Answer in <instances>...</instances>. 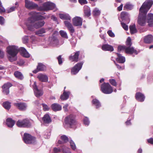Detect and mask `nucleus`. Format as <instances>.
<instances>
[{"label":"nucleus","mask_w":153,"mask_h":153,"mask_svg":"<svg viewBox=\"0 0 153 153\" xmlns=\"http://www.w3.org/2000/svg\"><path fill=\"white\" fill-rule=\"evenodd\" d=\"M92 103L96 106L97 108H99L101 106L99 101L96 99H94L92 101Z\"/></svg>","instance_id":"obj_33"},{"label":"nucleus","mask_w":153,"mask_h":153,"mask_svg":"<svg viewBox=\"0 0 153 153\" xmlns=\"http://www.w3.org/2000/svg\"><path fill=\"white\" fill-rule=\"evenodd\" d=\"M22 42L24 44H26L28 42L29 37L27 36H25L22 38Z\"/></svg>","instance_id":"obj_42"},{"label":"nucleus","mask_w":153,"mask_h":153,"mask_svg":"<svg viewBox=\"0 0 153 153\" xmlns=\"http://www.w3.org/2000/svg\"><path fill=\"white\" fill-rule=\"evenodd\" d=\"M69 60L71 62H76L78 61V58H69Z\"/></svg>","instance_id":"obj_58"},{"label":"nucleus","mask_w":153,"mask_h":153,"mask_svg":"<svg viewBox=\"0 0 153 153\" xmlns=\"http://www.w3.org/2000/svg\"><path fill=\"white\" fill-rule=\"evenodd\" d=\"M64 23L66 27L68 28L69 31L71 35H72V34L74 32L75 30L72 25L69 22L65 21L64 22Z\"/></svg>","instance_id":"obj_17"},{"label":"nucleus","mask_w":153,"mask_h":153,"mask_svg":"<svg viewBox=\"0 0 153 153\" xmlns=\"http://www.w3.org/2000/svg\"><path fill=\"white\" fill-rule=\"evenodd\" d=\"M153 41V36L151 34H148L145 36L143 38V42L146 44L151 43Z\"/></svg>","instance_id":"obj_21"},{"label":"nucleus","mask_w":153,"mask_h":153,"mask_svg":"<svg viewBox=\"0 0 153 153\" xmlns=\"http://www.w3.org/2000/svg\"><path fill=\"white\" fill-rule=\"evenodd\" d=\"M58 40L56 37L53 36H51V44L56 45L58 44Z\"/></svg>","instance_id":"obj_37"},{"label":"nucleus","mask_w":153,"mask_h":153,"mask_svg":"<svg viewBox=\"0 0 153 153\" xmlns=\"http://www.w3.org/2000/svg\"><path fill=\"white\" fill-rule=\"evenodd\" d=\"M85 15L88 17L91 15V10L90 7L87 6L85 5L84 7Z\"/></svg>","instance_id":"obj_31"},{"label":"nucleus","mask_w":153,"mask_h":153,"mask_svg":"<svg viewBox=\"0 0 153 153\" xmlns=\"http://www.w3.org/2000/svg\"><path fill=\"white\" fill-rule=\"evenodd\" d=\"M14 75L17 79L22 80L24 76L21 72L19 71H16L14 73Z\"/></svg>","instance_id":"obj_30"},{"label":"nucleus","mask_w":153,"mask_h":153,"mask_svg":"<svg viewBox=\"0 0 153 153\" xmlns=\"http://www.w3.org/2000/svg\"><path fill=\"white\" fill-rule=\"evenodd\" d=\"M64 23L66 27L68 28L69 31L71 35H72V34L74 32L75 30L72 25L69 22L65 21L64 22Z\"/></svg>","instance_id":"obj_18"},{"label":"nucleus","mask_w":153,"mask_h":153,"mask_svg":"<svg viewBox=\"0 0 153 153\" xmlns=\"http://www.w3.org/2000/svg\"><path fill=\"white\" fill-rule=\"evenodd\" d=\"M43 122L46 124H49L51 122V120L48 114H45L42 118Z\"/></svg>","instance_id":"obj_29"},{"label":"nucleus","mask_w":153,"mask_h":153,"mask_svg":"<svg viewBox=\"0 0 153 153\" xmlns=\"http://www.w3.org/2000/svg\"><path fill=\"white\" fill-rule=\"evenodd\" d=\"M116 60L119 63H123L125 61V58H116Z\"/></svg>","instance_id":"obj_46"},{"label":"nucleus","mask_w":153,"mask_h":153,"mask_svg":"<svg viewBox=\"0 0 153 153\" xmlns=\"http://www.w3.org/2000/svg\"><path fill=\"white\" fill-rule=\"evenodd\" d=\"M107 33L108 35L111 37H114L115 36L114 34L112 32L111 30H108L107 31Z\"/></svg>","instance_id":"obj_50"},{"label":"nucleus","mask_w":153,"mask_h":153,"mask_svg":"<svg viewBox=\"0 0 153 153\" xmlns=\"http://www.w3.org/2000/svg\"><path fill=\"white\" fill-rule=\"evenodd\" d=\"M135 98L138 102H142L144 101L145 97L144 94L142 93L138 92L136 93Z\"/></svg>","instance_id":"obj_19"},{"label":"nucleus","mask_w":153,"mask_h":153,"mask_svg":"<svg viewBox=\"0 0 153 153\" xmlns=\"http://www.w3.org/2000/svg\"><path fill=\"white\" fill-rule=\"evenodd\" d=\"M60 138L64 143H66L68 141V138L65 135H63L61 136Z\"/></svg>","instance_id":"obj_41"},{"label":"nucleus","mask_w":153,"mask_h":153,"mask_svg":"<svg viewBox=\"0 0 153 153\" xmlns=\"http://www.w3.org/2000/svg\"><path fill=\"white\" fill-rule=\"evenodd\" d=\"M12 86V84L10 82H7L4 84L2 86V91L5 95H8L10 93V88Z\"/></svg>","instance_id":"obj_10"},{"label":"nucleus","mask_w":153,"mask_h":153,"mask_svg":"<svg viewBox=\"0 0 153 153\" xmlns=\"http://www.w3.org/2000/svg\"><path fill=\"white\" fill-rule=\"evenodd\" d=\"M121 18L123 21H124L126 23L128 24L130 22L129 14L126 12L123 11L120 14Z\"/></svg>","instance_id":"obj_12"},{"label":"nucleus","mask_w":153,"mask_h":153,"mask_svg":"<svg viewBox=\"0 0 153 153\" xmlns=\"http://www.w3.org/2000/svg\"><path fill=\"white\" fill-rule=\"evenodd\" d=\"M42 105L43 107V109L44 111H45L49 110V108L47 105L42 104Z\"/></svg>","instance_id":"obj_54"},{"label":"nucleus","mask_w":153,"mask_h":153,"mask_svg":"<svg viewBox=\"0 0 153 153\" xmlns=\"http://www.w3.org/2000/svg\"><path fill=\"white\" fill-rule=\"evenodd\" d=\"M64 122L65 124L68 125L70 128H71L77 123L75 116L72 114L66 117L64 119Z\"/></svg>","instance_id":"obj_5"},{"label":"nucleus","mask_w":153,"mask_h":153,"mask_svg":"<svg viewBox=\"0 0 153 153\" xmlns=\"http://www.w3.org/2000/svg\"><path fill=\"white\" fill-rule=\"evenodd\" d=\"M100 88L101 91L105 94H110L113 91L112 87L108 83L104 82L101 85Z\"/></svg>","instance_id":"obj_8"},{"label":"nucleus","mask_w":153,"mask_h":153,"mask_svg":"<svg viewBox=\"0 0 153 153\" xmlns=\"http://www.w3.org/2000/svg\"><path fill=\"white\" fill-rule=\"evenodd\" d=\"M25 63V62L23 59H20L18 61L16 62H15L14 63L15 64L18 65L19 66H21L23 65Z\"/></svg>","instance_id":"obj_40"},{"label":"nucleus","mask_w":153,"mask_h":153,"mask_svg":"<svg viewBox=\"0 0 153 153\" xmlns=\"http://www.w3.org/2000/svg\"><path fill=\"white\" fill-rule=\"evenodd\" d=\"M121 25L123 28L125 30H128V26L123 22H121Z\"/></svg>","instance_id":"obj_52"},{"label":"nucleus","mask_w":153,"mask_h":153,"mask_svg":"<svg viewBox=\"0 0 153 153\" xmlns=\"http://www.w3.org/2000/svg\"><path fill=\"white\" fill-rule=\"evenodd\" d=\"M59 17L62 19L71 20V17L67 13H59Z\"/></svg>","instance_id":"obj_27"},{"label":"nucleus","mask_w":153,"mask_h":153,"mask_svg":"<svg viewBox=\"0 0 153 153\" xmlns=\"http://www.w3.org/2000/svg\"><path fill=\"white\" fill-rule=\"evenodd\" d=\"M125 52L126 53L129 54H134L136 55L137 54V51L134 50L133 48H130V47H126Z\"/></svg>","instance_id":"obj_22"},{"label":"nucleus","mask_w":153,"mask_h":153,"mask_svg":"<svg viewBox=\"0 0 153 153\" xmlns=\"http://www.w3.org/2000/svg\"><path fill=\"white\" fill-rule=\"evenodd\" d=\"M129 28L130 30V33L131 34H134L137 32V30L136 28L135 24L131 25L129 26Z\"/></svg>","instance_id":"obj_32"},{"label":"nucleus","mask_w":153,"mask_h":153,"mask_svg":"<svg viewBox=\"0 0 153 153\" xmlns=\"http://www.w3.org/2000/svg\"><path fill=\"white\" fill-rule=\"evenodd\" d=\"M73 25L76 26H81L82 24V18L78 16L74 17L72 19Z\"/></svg>","instance_id":"obj_14"},{"label":"nucleus","mask_w":153,"mask_h":153,"mask_svg":"<svg viewBox=\"0 0 153 153\" xmlns=\"http://www.w3.org/2000/svg\"><path fill=\"white\" fill-rule=\"evenodd\" d=\"M25 6L29 9H32L35 8L39 11H47L53 10L55 12L57 11L55 4L50 1H47L43 3L42 6H39L38 5L29 0H25Z\"/></svg>","instance_id":"obj_2"},{"label":"nucleus","mask_w":153,"mask_h":153,"mask_svg":"<svg viewBox=\"0 0 153 153\" xmlns=\"http://www.w3.org/2000/svg\"><path fill=\"white\" fill-rule=\"evenodd\" d=\"M126 44L128 47H130L132 43L131 42V39L129 37H128L127 39Z\"/></svg>","instance_id":"obj_43"},{"label":"nucleus","mask_w":153,"mask_h":153,"mask_svg":"<svg viewBox=\"0 0 153 153\" xmlns=\"http://www.w3.org/2000/svg\"><path fill=\"white\" fill-rule=\"evenodd\" d=\"M83 122L85 125L88 126L89 123L88 118L87 117H85L83 119Z\"/></svg>","instance_id":"obj_51"},{"label":"nucleus","mask_w":153,"mask_h":153,"mask_svg":"<svg viewBox=\"0 0 153 153\" xmlns=\"http://www.w3.org/2000/svg\"><path fill=\"white\" fill-rule=\"evenodd\" d=\"M46 69L45 65L41 63H39L37 66L36 69L33 71L32 72L34 74H36L38 72L45 70Z\"/></svg>","instance_id":"obj_13"},{"label":"nucleus","mask_w":153,"mask_h":153,"mask_svg":"<svg viewBox=\"0 0 153 153\" xmlns=\"http://www.w3.org/2000/svg\"><path fill=\"white\" fill-rule=\"evenodd\" d=\"M148 25L149 27H153V13H148L146 16Z\"/></svg>","instance_id":"obj_20"},{"label":"nucleus","mask_w":153,"mask_h":153,"mask_svg":"<svg viewBox=\"0 0 153 153\" xmlns=\"http://www.w3.org/2000/svg\"><path fill=\"white\" fill-rule=\"evenodd\" d=\"M6 125L9 127L12 128L15 123V121L11 118H8L6 120Z\"/></svg>","instance_id":"obj_28"},{"label":"nucleus","mask_w":153,"mask_h":153,"mask_svg":"<svg viewBox=\"0 0 153 153\" xmlns=\"http://www.w3.org/2000/svg\"><path fill=\"white\" fill-rule=\"evenodd\" d=\"M4 22V19L2 16H0V24L3 25Z\"/></svg>","instance_id":"obj_56"},{"label":"nucleus","mask_w":153,"mask_h":153,"mask_svg":"<svg viewBox=\"0 0 153 153\" xmlns=\"http://www.w3.org/2000/svg\"><path fill=\"white\" fill-rule=\"evenodd\" d=\"M153 4L152 0H146L143 4L139 10V14L137 20L138 24L141 26L146 24V14Z\"/></svg>","instance_id":"obj_3"},{"label":"nucleus","mask_w":153,"mask_h":153,"mask_svg":"<svg viewBox=\"0 0 153 153\" xmlns=\"http://www.w3.org/2000/svg\"><path fill=\"white\" fill-rule=\"evenodd\" d=\"M19 52L23 57H30L31 55L24 47L19 48Z\"/></svg>","instance_id":"obj_16"},{"label":"nucleus","mask_w":153,"mask_h":153,"mask_svg":"<svg viewBox=\"0 0 153 153\" xmlns=\"http://www.w3.org/2000/svg\"><path fill=\"white\" fill-rule=\"evenodd\" d=\"M17 126L20 128H29L31 126L30 121L27 118L23 120H19L16 123Z\"/></svg>","instance_id":"obj_7"},{"label":"nucleus","mask_w":153,"mask_h":153,"mask_svg":"<svg viewBox=\"0 0 153 153\" xmlns=\"http://www.w3.org/2000/svg\"><path fill=\"white\" fill-rule=\"evenodd\" d=\"M9 61L11 62H13L17 60V58H8Z\"/></svg>","instance_id":"obj_63"},{"label":"nucleus","mask_w":153,"mask_h":153,"mask_svg":"<svg viewBox=\"0 0 153 153\" xmlns=\"http://www.w3.org/2000/svg\"><path fill=\"white\" fill-rule=\"evenodd\" d=\"M30 40L32 41V42H33L37 40V38L36 37L33 35H32L30 36Z\"/></svg>","instance_id":"obj_49"},{"label":"nucleus","mask_w":153,"mask_h":153,"mask_svg":"<svg viewBox=\"0 0 153 153\" xmlns=\"http://www.w3.org/2000/svg\"><path fill=\"white\" fill-rule=\"evenodd\" d=\"M78 1L81 5L86 4L88 3L86 0H78Z\"/></svg>","instance_id":"obj_57"},{"label":"nucleus","mask_w":153,"mask_h":153,"mask_svg":"<svg viewBox=\"0 0 153 153\" xmlns=\"http://www.w3.org/2000/svg\"><path fill=\"white\" fill-rule=\"evenodd\" d=\"M62 152L63 153H71L69 149L68 148L65 149H63Z\"/></svg>","instance_id":"obj_60"},{"label":"nucleus","mask_w":153,"mask_h":153,"mask_svg":"<svg viewBox=\"0 0 153 153\" xmlns=\"http://www.w3.org/2000/svg\"><path fill=\"white\" fill-rule=\"evenodd\" d=\"M126 46L120 45L118 46L117 48L118 51L119 52L123 50H125V51Z\"/></svg>","instance_id":"obj_47"},{"label":"nucleus","mask_w":153,"mask_h":153,"mask_svg":"<svg viewBox=\"0 0 153 153\" xmlns=\"http://www.w3.org/2000/svg\"><path fill=\"white\" fill-rule=\"evenodd\" d=\"M70 93V91H66L65 90H64L63 93L60 96L61 99L62 100H67L69 98Z\"/></svg>","instance_id":"obj_25"},{"label":"nucleus","mask_w":153,"mask_h":153,"mask_svg":"<svg viewBox=\"0 0 153 153\" xmlns=\"http://www.w3.org/2000/svg\"><path fill=\"white\" fill-rule=\"evenodd\" d=\"M51 107L52 110L54 111H60L62 109L61 106L56 103L52 104Z\"/></svg>","instance_id":"obj_26"},{"label":"nucleus","mask_w":153,"mask_h":153,"mask_svg":"<svg viewBox=\"0 0 153 153\" xmlns=\"http://www.w3.org/2000/svg\"><path fill=\"white\" fill-rule=\"evenodd\" d=\"M100 11L97 8H95L93 12V14L94 16H97L100 15Z\"/></svg>","instance_id":"obj_38"},{"label":"nucleus","mask_w":153,"mask_h":153,"mask_svg":"<svg viewBox=\"0 0 153 153\" xmlns=\"http://www.w3.org/2000/svg\"><path fill=\"white\" fill-rule=\"evenodd\" d=\"M134 6L129 3H127L124 6L123 9L124 10H130L133 9Z\"/></svg>","instance_id":"obj_36"},{"label":"nucleus","mask_w":153,"mask_h":153,"mask_svg":"<svg viewBox=\"0 0 153 153\" xmlns=\"http://www.w3.org/2000/svg\"><path fill=\"white\" fill-rule=\"evenodd\" d=\"M147 142L149 143H150L151 144L153 145V138H150L149 139H147Z\"/></svg>","instance_id":"obj_59"},{"label":"nucleus","mask_w":153,"mask_h":153,"mask_svg":"<svg viewBox=\"0 0 153 153\" xmlns=\"http://www.w3.org/2000/svg\"><path fill=\"white\" fill-rule=\"evenodd\" d=\"M53 151L54 153H58L60 152V150L59 149L55 147L53 148Z\"/></svg>","instance_id":"obj_61"},{"label":"nucleus","mask_w":153,"mask_h":153,"mask_svg":"<svg viewBox=\"0 0 153 153\" xmlns=\"http://www.w3.org/2000/svg\"><path fill=\"white\" fill-rule=\"evenodd\" d=\"M13 105L21 111H24L25 110L27 107L26 103L23 102L14 103L13 104Z\"/></svg>","instance_id":"obj_15"},{"label":"nucleus","mask_w":153,"mask_h":153,"mask_svg":"<svg viewBox=\"0 0 153 153\" xmlns=\"http://www.w3.org/2000/svg\"><path fill=\"white\" fill-rule=\"evenodd\" d=\"M83 63L82 62H78L71 69V73L72 75L76 74L81 69Z\"/></svg>","instance_id":"obj_9"},{"label":"nucleus","mask_w":153,"mask_h":153,"mask_svg":"<svg viewBox=\"0 0 153 153\" xmlns=\"http://www.w3.org/2000/svg\"><path fill=\"white\" fill-rule=\"evenodd\" d=\"M70 145L73 150H75L76 149L75 145L72 140H71L70 141Z\"/></svg>","instance_id":"obj_48"},{"label":"nucleus","mask_w":153,"mask_h":153,"mask_svg":"<svg viewBox=\"0 0 153 153\" xmlns=\"http://www.w3.org/2000/svg\"><path fill=\"white\" fill-rule=\"evenodd\" d=\"M79 54V51H78L75 53L73 55L70 56L69 57H78Z\"/></svg>","instance_id":"obj_53"},{"label":"nucleus","mask_w":153,"mask_h":153,"mask_svg":"<svg viewBox=\"0 0 153 153\" xmlns=\"http://www.w3.org/2000/svg\"><path fill=\"white\" fill-rule=\"evenodd\" d=\"M23 140L24 142L27 144H35L36 141L35 137L27 133H24Z\"/></svg>","instance_id":"obj_6"},{"label":"nucleus","mask_w":153,"mask_h":153,"mask_svg":"<svg viewBox=\"0 0 153 153\" xmlns=\"http://www.w3.org/2000/svg\"><path fill=\"white\" fill-rule=\"evenodd\" d=\"M109 82L110 84L113 86H116L117 83L114 79H111L109 80Z\"/></svg>","instance_id":"obj_45"},{"label":"nucleus","mask_w":153,"mask_h":153,"mask_svg":"<svg viewBox=\"0 0 153 153\" xmlns=\"http://www.w3.org/2000/svg\"><path fill=\"white\" fill-rule=\"evenodd\" d=\"M3 107L6 109L9 110L11 107V103L9 101L4 102L2 104Z\"/></svg>","instance_id":"obj_35"},{"label":"nucleus","mask_w":153,"mask_h":153,"mask_svg":"<svg viewBox=\"0 0 153 153\" xmlns=\"http://www.w3.org/2000/svg\"><path fill=\"white\" fill-rule=\"evenodd\" d=\"M30 14L32 16L29 17L25 22V24L28 30L33 31L34 30V28L39 29L44 25L45 23L44 21H40L34 22L36 21L45 19V17L39 15V14H45V13L32 12L30 13Z\"/></svg>","instance_id":"obj_1"},{"label":"nucleus","mask_w":153,"mask_h":153,"mask_svg":"<svg viewBox=\"0 0 153 153\" xmlns=\"http://www.w3.org/2000/svg\"><path fill=\"white\" fill-rule=\"evenodd\" d=\"M68 104H66L64 105L63 107V109L65 111H68Z\"/></svg>","instance_id":"obj_62"},{"label":"nucleus","mask_w":153,"mask_h":153,"mask_svg":"<svg viewBox=\"0 0 153 153\" xmlns=\"http://www.w3.org/2000/svg\"><path fill=\"white\" fill-rule=\"evenodd\" d=\"M59 33L61 36L63 38L67 39L68 38L67 33L64 31L61 30L59 31Z\"/></svg>","instance_id":"obj_39"},{"label":"nucleus","mask_w":153,"mask_h":153,"mask_svg":"<svg viewBox=\"0 0 153 153\" xmlns=\"http://www.w3.org/2000/svg\"><path fill=\"white\" fill-rule=\"evenodd\" d=\"M45 29L44 28H42L36 31L35 32V34L38 35L39 36H42V34L45 33Z\"/></svg>","instance_id":"obj_34"},{"label":"nucleus","mask_w":153,"mask_h":153,"mask_svg":"<svg viewBox=\"0 0 153 153\" xmlns=\"http://www.w3.org/2000/svg\"><path fill=\"white\" fill-rule=\"evenodd\" d=\"M5 10L2 6L1 3L0 4V13H2L5 12Z\"/></svg>","instance_id":"obj_55"},{"label":"nucleus","mask_w":153,"mask_h":153,"mask_svg":"<svg viewBox=\"0 0 153 153\" xmlns=\"http://www.w3.org/2000/svg\"><path fill=\"white\" fill-rule=\"evenodd\" d=\"M33 88L34 94L36 97H39L43 95V91L38 89L37 86L36 85V82H34V85H33Z\"/></svg>","instance_id":"obj_11"},{"label":"nucleus","mask_w":153,"mask_h":153,"mask_svg":"<svg viewBox=\"0 0 153 153\" xmlns=\"http://www.w3.org/2000/svg\"><path fill=\"white\" fill-rule=\"evenodd\" d=\"M125 123L126 125L127 126L131 125V120L128 119L127 121L125 122Z\"/></svg>","instance_id":"obj_64"},{"label":"nucleus","mask_w":153,"mask_h":153,"mask_svg":"<svg viewBox=\"0 0 153 153\" xmlns=\"http://www.w3.org/2000/svg\"><path fill=\"white\" fill-rule=\"evenodd\" d=\"M7 54L8 57H15L19 52V48L15 46H9L7 48Z\"/></svg>","instance_id":"obj_4"},{"label":"nucleus","mask_w":153,"mask_h":153,"mask_svg":"<svg viewBox=\"0 0 153 153\" xmlns=\"http://www.w3.org/2000/svg\"><path fill=\"white\" fill-rule=\"evenodd\" d=\"M37 78L39 80L42 82H46L48 80V76L44 74H40L38 75Z\"/></svg>","instance_id":"obj_24"},{"label":"nucleus","mask_w":153,"mask_h":153,"mask_svg":"<svg viewBox=\"0 0 153 153\" xmlns=\"http://www.w3.org/2000/svg\"><path fill=\"white\" fill-rule=\"evenodd\" d=\"M102 49L104 51H108L110 52L114 50L112 46L108 44L103 45L102 47Z\"/></svg>","instance_id":"obj_23"},{"label":"nucleus","mask_w":153,"mask_h":153,"mask_svg":"<svg viewBox=\"0 0 153 153\" xmlns=\"http://www.w3.org/2000/svg\"><path fill=\"white\" fill-rule=\"evenodd\" d=\"M16 8V7H12L8 8L6 10V12L8 13H11L14 11Z\"/></svg>","instance_id":"obj_44"}]
</instances>
